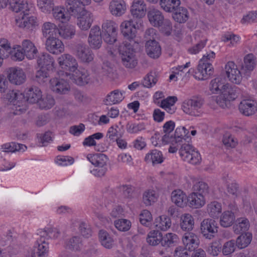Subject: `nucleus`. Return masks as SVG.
Wrapping results in <instances>:
<instances>
[{"label":"nucleus","mask_w":257,"mask_h":257,"mask_svg":"<svg viewBox=\"0 0 257 257\" xmlns=\"http://www.w3.org/2000/svg\"><path fill=\"white\" fill-rule=\"evenodd\" d=\"M179 240V237L176 233L168 232L162 235L161 245L164 247H170L175 245Z\"/></svg>","instance_id":"nucleus-47"},{"label":"nucleus","mask_w":257,"mask_h":257,"mask_svg":"<svg viewBox=\"0 0 257 257\" xmlns=\"http://www.w3.org/2000/svg\"><path fill=\"white\" fill-rule=\"evenodd\" d=\"M87 6V5H82L81 10L75 16H77V26L82 31L88 30L93 22L92 14L85 9V7Z\"/></svg>","instance_id":"nucleus-9"},{"label":"nucleus","mask_w":257,"mask_h":257,"mask_svg":"<svg viewBox=\"0 0 257 257\" xmlns=\"http://www.w3.org/2000/svg\"><path fill=\"white\" fill-rule=\"evenodd\" d=\"M200 230L204 237L209 239H212L218 231L217 223L212 219H204L201 222Z\"/></svg>","instance_id":"nucleus-13"},{"label":"nucleus","mask_w":257,"mask_h":257,"mask_svg":"<svg viewBox=\"0 0 257 257\" xmlns=\"http://www.w3.org/2000/svg\"><path fill=\"white\" fill-rule=\"evenodd\" d=\"M235 216L234 213L231 211H225L220 217L219 223L221 226L228 227L231 226L234 222Z\"/></svg>","instance_id":"nucleus-48"},{"label":"nucleus","mask_w":257,"mask_h":257,"mask_svg":"<svg viewBox=\"0 0 257 257\" xmlns=\"http://www.w3.org/2000/svg\"><path fill=\"white\" fill-rule=\"evenodd\" d=\"M124 129L123 125L121 122H119L118 124H115L110 127L107 132L106 137L110 141L114 142L115 140L121 138L123 135Z\"/></svg>","instance_id":"nucleus-33"},{"label":"nucleus","mask_w":257,"mask_h":257,"mask_svg":"<svg viewBox=\"0 0 257 257\" xmlns=\"http://www.w3.org/2000/svg\"><path fill=\"white\" fill-rule=\"evenodd\" d=\"M82 245L81 239L79 236H73L65 242V247L73 251L80 249Z\"/></svg>","instance_id":"nucleus-56"},{"label":"nucleus","mask_w":257,"mask_h":257,"mask_svg":"<svg viewBox=\"0 0 257 257\" xmlns=\"http://www.w3.org/2000/svg\"><path fill=\"white\" fill-rule=\"evenodd\" d=\"M222 179L227 184V191L228 193L234 197H237L239 194L238 184L232 181L228 175L226 177H223Z\"/></svg>","instance_id":"nucleus-60"},{"label":"nucleus","mask_w":257,"mask_h":257,"mask_svg":"<svg viewBox=\"0 0 257 257\" xmlns=\"http://www.w3.org/2000/svg\"><path fill=\"white\" fill-rule=\"evenodd\" d=\"M180 225L182 230L190 232L194 226L193 217L189 213L182 214L180 217Z\"/></svg>","instance_id":"nucleus-38"},{"label":"nucleus","mask_w":257,"mask_h":257,"mask_svg":"<svg viewBox=\"0 0 257 257\" xmlns=\"http://www.w3.org/2000/svg\"><path fill=\"white\" fill-rule=\"evenodd\" d=\"M59 67L62 70L61 75H65V73H71L78 67L76 58L68 53L61 55L57 59Z\"/></svg>","instance_id":"nucleus-7"},{"label":"nucleus","mask_w":257,"mask_h":257,"mask_svg":"<svg viewBox=\"0 0 257 257\" xmlns=\"http://www.w3.org/2000/svg\"><path fill=\"white\" fill-rule=\"evenodd\" d=\"M80 10L81 8L79 7L69 6L65 4V6L62 5L55 6L51 13L53 19L56 21L65 24L71 20L72 16H75Z\"/></svg>","instance_id":"nucleus-1"},{"label":"nucleus","mask_w":257,"mask_h":257,"mask_svg":"<svg viewBox=\"0 0 257 257\" xmlns=\"http://www.w3.org/2000/svg\"><path fill=\"white\" fill-rule=\"evenodd\" d=\"M73 82L78 85L83 86L88 84L91 80L89 72L85 69L79 67L71 73H65Z\"/></svg>","instance_id":"nucleus-11"},{"label":"nucleus","mask_w":257,"mask_h":257,"mask_svg":"<svg viewBox=\"0 0 257 257\" xmlns=\"http://www.w3.org/2000/svg\"><path fill=\"white\" fill-rule=\"evenodd\" d=\"M213 72V67L212 65L199 62L194 77L196 79L206 80L209 78Z\"/></svg>","instance_id":"nucleus-22"},{"label":"nucleus","mask_w":257,"mask_h":257,"mask_svg":"<svg viewBox=\"0 0 257 257\" xmlns=\"http://www.w3.org/2000/svg\"><path fill=\"white\" fill-rule=\"evenodd\" d=\"M161 8L167 13L176 11L181 4L180 0H160Z\"/></svg>","instance_id":"nucleus-41"},{"label":"nucleus","mask_w":257,"mask_h":257,"mask_svg":"<svg viewBox=\"0 0 257 257\" xmlns=\"http://www.w3.org/2000/svg\"><path fill=\"white\" fill-rule=\"evenodd\" d=\"M177 100L176 96H169L161 101L160 106L170 114L173 113L175 109L174 104Z\"/></svg>","instance_id":"nucleus-54"},{"label":"nucleus","mask_w":257,"mask_h":257,"mask_svg":"<svg viewBox=\"0 0 257 257\" xmlns=\"http://www.w3.org/2000/svg\"><path fill=\"white\" fill-rule=\"evenodd\" d=\"M172 202L180 208H184L187 205V196L181 189L173 190L171 194Z\"/></svg>","instance_id":"nucleus-27"},{"label":"nucleus","mask_w":257,"mask_h":257,"mask_svg":"<svg viewBox=\"0 0 257 257\" xmlns=\"http://www.w3.org/2000/svg\"><path fill=\"white\" fill-rule=\"evenodd\" d=\"M102 34L104 41L109 44L116 42L117 35V25L112 20H106L103 22Z\"/></svg>","instance_id":"nucleus-5"},{"label":"nucleus","mask_w":257,"mask_h":257,"mask_svg":"<svg viewBox=\"0 0 257 257\" xmlns=\"http://www.w3.org/2000/svg\"><path fill=\"white\" fill-rule=\"evenodd\" d=\"M182 240L184 248L190 251L194 250L200 243L198 235L192 232L185 233L182 236Z\"/></svg>","instance_id":"nucleus-21"},{"label":"nucleus","mask_w":257,"mask_h":257,"mask_svg":"<svg viewBox=\"0 0 257 257\" xmlns=\"http://www.w3.org/2000/svg\"><path fill=\"white\" fill-rule=\"evenodd\" d=\"M249 221L246 218L240 217L236 219L233 226V230L235 234L246 232L249 228Z\"/></svg>","instance_id":"nucleus-42"},{"label":"nucleus","mask_w":257,"mask_h":257,"mask_svg":"<svg viewBox=\"0 0 257 257\" xmlns=\"http://www.w3.org/2000/svg\"><path fill=\"white\" fill-rule=\"evenodd\" d=\"M48 243L40 237L34 247L31 257H45L48 252Z\"/></svg>","instance_id":"nucleus-26"},{"label":"nucleus","mask_w":257,"mask_h":257,"mask_svg":"<svg viewBox=\"0 0 257 257\" xmlns=\"http://www.w3.org/2000/svg\"><path fill=\"white\" fill-rule=\"evenodd\" d=\"M204 101L201 98L194 97L184 101L182 104L183 111L192 116H199L203 112Z\"/></svg>","instance_id":"nucleus-6"},{"label":"nucleus","mask_w":257,"mask_h":257,"mask_svg":"<svg viewBox=\"0 0 257 257\" xmlns=\"http://www.w3.org/2000/svg\"><path fill=\"white\" fill-rule=\"evenodd\" d=\"M37 6L45 14H50L55 6L54 0H37Z\"/></svg>","instance_id":"nucleus-55"},{"label":"nucleus","mask_w":257,"mask_h":257,"mask_svg":"<svg viewBox=\"0 0 257 257\" xmlns=\"http://www.w3.org/2000/svg\"><path fill=\"white\" fill-rule=\"evenodd\" d=\"M147 5L144 0H134L131 6L130 13L135 19L141 20L146 15Z\"/></svg>","instance_id":"nucleus-19"},{"label":"nucleus","mask_w":257,"mask_h":257,"mask_svg":"<svg viewBox=\"0 0 257 257\" xmlns=\"http://www.w3.org/2000/svg\"><path fill=\"white\" fill-rule=\"evenodd\" d=\"M60 231L56 228L47 227L38 230V235L43 239H55L60 236Z\"/></svg>","instance_id":"nucleus-34"},{"label":"nucleus","mask_w":257,"mask_h":257,"mask_svg":"<svg viewBox=\"0 0 257 257\" xmlns=\"http://www.w3.org/2000/svg\"><path fill=\"white\" fill-rule=\"evenodd\" d=\"M181 159L185 162L193 165H196L201 162V158L199 153L192 146L184 144L181 147L180 151Z\"/></svg>","instance_id":"nucleus-8"},{"label":"nucleus","mask_w":257,"mask_h":257,"mask_svg":"<svg viewBox=\"0 0 257 257\" xmlns=\"http://www.w3.org/2000/svg\"><path fill=\"white\" fill-rule=\"evenodd\" d=\"M175 126V122L172 120H169L165 123L163 125V132L166 134L163 138L162 141L165 144H167L170 142V138L167 135L168 134L171 133L174 129Z\"/></svg>","instance_id":"nucleus-64"},{"label":"nucleus","mask_w":257,"mask_h":257,"mask_svg":"<svg viewBox=\"0 0 257 257\" xmlns=\"http://www.w3.org/2000/svg\"><path fill=\"white\" fill-rule=\"evenodd\" d=\"M27 147L23 144L11 142L3 144L1 146V150L4 152L14 153L16 152H24Z\"/></svg>","instance_id":"nucleus-46"},{"label":"nucleus","mask_w":257,"mask_h":257,"mask_svg":"<svg viewBox=\"0 0 257 257\" xmlns=\"http://www.w3.org/2000/svg\"><path fill=\"white\" fill-rule=\"evenodd\" d=\"M206 203V200L203 194L196 192L190 193L187 196V204L192 208H200Z\"/></svg>","instance_id":"nucleus-24"},{"label":"nucleus","mask_w":257,"mask_h":257,"mask_svg":"<svg viewBox=\"0 0 257 257\" xmlns=\"http://www.w3.org/2000/svg\"><path fill=\"white\" fill-rule=\"evenodd\" d=\"M237 247L235 241L231 239L225 242L222 248V252L224 255H229L233 253Z\"/></svg>","instance_id":"nucleus-63"},{"label":"nucleus","mask_w":257,"mask_h":257,"mask_svg":"<svg viewBox=\"0 0 257 257\" xmlns=\"http://www.w3.org/2000/svg\"><path fill=\"white\" fill-rule=\"evenodd\" d=\"M12 51L10 42L6 39H0V57H8Z\"/></svg>","instance_id":"nucleus-62"},{"label":"nucleus","mask_w":257,"mask_h":257,"mask_svg":"<svg viewBox=\"0 0 257 257\" xmlns=\"http://www.w3.org/2000/svg\"><path fill=\"white\" fill-rule=\"evenodd\" d=\"M145 160L147 163H152L155 165L162 163L164 161V158L161 151L153 150L146 154Z\"/></svg>","instance_id":"nucleus-40"},{"label":"nucleus","mask_w":257,"mask_h":257,"mask_svg":"<svg viewBox=\"0 0 257 257\" xmlns=\"http://www.w3.org/2000/svg\"><path fill=\"white\" fill-rule=\"evenodd\" d=\"M7 77L11 83L20 85L25 82L27 76L24 70L18 67L9 68L8 70Z\"/></svg>","instance_id":"nucleus-14"},{"label":"nucleus","mask_w":257,"mask_h":257,"mask_svg":"<svg viewBox=\"0 0 257 257\" xmlns=\"http://www.w3.org/2000/svg\"><path fill=\"white\" fill-rule=\"evenodd\" d=\"M126 132L130 134H136L146 128L145 124L143 122L134 123L128 122L125 127Z\"/></svg>","instance_id":"nucleus-61"},{"label":"nucleus","mask_w":257,"mask_h":257,"mask_svg":"<svg viewBox=\"0 0 257 257\" xmlns=\"http://www.w3.org/2000/svg\"><path fill=\"white\" fill-rule=\"evenodd\" d=\"M227 83L224 78L221 77H216L210 81L209 89L212 93H220Z\"/></svg>","instance_id":"nucleus-44"},{"label":"nucleus","mask_w":257,"mask_h":257,"mask_svg":"<svg viewBox=\"0 0 257 257\" xmlns=\"http://www.w3.org/2000/svg\"><path fill=\"white\" fill-rule=\"evenodd\" d=\"M99 239L101 245L106 248H111L114 245L113 239L108 232L104 230L99 231Z\"/></svg>","instance_id":"nucleus-51"},{"label":"nucleus","mask_w":257,"mask_h":257,"mask_svg":"<svg viewBox=\"0 0 257 257\" xmlns=\"http://www.w3.org/2000/svg\"><path fill=\"white\" fill-rule=\"evenodd\" d=\"M9 9L16 13H25L33 12L34 5L25 0H10Z\"/></svg>","instance_id":"nucleus-18"},{"label":"nucleus","mask_w":257,"mask_h":257,"mask_svg":"<svg viewBox=\"0 0 257 257\" xmlns=\"http://www.w3.org/2000/svg\"><path fill=\"white\" fill-rule=\"evenodd\" d=\"M226 74L229 80L239 84L242 80V75L237 65L233 61H229L225 66Z\"/></svg>","instance_id":"nucleus-17"},{"label":"nucleus","mask_w":257,"mask_h":257,"mask_svg":"<svg viewBox=\"0 0 257 257\" xmlns=\"http://www.w3.org/2000/svg\"><path fill=\"white\" fill-rule=\"evenodd\" d=\"M26 102L28 101L30 103H37L42 96V92L37 87H32L25 90V94Z\"/></svg>","instance_id":"nucleus-28"},{"label":"nucleus","mask_w":257,"mask_h":257,"mask_svg":"<svg viewBox=\"0 0 257 257\" xmlns=\"http://www.w3.org/2000/svg\"><path fill=\"white\" fill-rule=\"evenodd\" d=\"M41 30L43 36L46 38H49L56 35L58 33V27L53 22H45L42 24Z\"/></svg>","instance_id":"nucleus-35"},{"label":"nucleus","mask_w":257,"mask_h":257,"mask_svg":"<svg viewBox=\"0 0 257 257\" xmlns=\"http://www.w3.org/2000/svg\"><path fill=\"white\" fill-rule=\"evenodd\" d=\"M37 63L40 68H45L47 70H51L54 68V60L50 55L45 53L39 57Z\"/></svg>","instance_id":"nucleus-36"},{"label":"nucleus","mask_w":257,"mask_h":257,"mask_svg":"<svg viewBox=\"0 0 257 257\" xmlns=\"http://www.w3.org/2000/svg\"><path fill=\"white\" fill-rule=\"evenodd\" d=\"M148 55L152 58H157L161 54V47L155 40H147L145 45Z\"/></svg>","instance_id":"nucleus-31"},{"label":"nucleus","mask_w":257,"mask_h":257,"mask_svg":"<svg viewBox=\"0 0 257 257\" xmlns=\"http://www.w3.org/2000/svg\"><path fill=\"white\" fill-rule=\"evenodd\" d=\"M172 224L171 219L166 215H163L156 217L154 225L157 229L165 231L168 230Z\"/></svg>","instance_id":"nucleus-39"},{"label":"nucleus","mask_w":257,"mask_h":257,"mask_svg":"<svg viewBox=\"0 0 257 257\" xmlns=\"http://www.w3.org/2000/svg\"><path fill=\"white\" fill-rule=\"evenodd\" d=\"M87 160L93 165L97 167H105L107 158L103 154H89L86 156Z\"/></svg>","instance_id":"nucleus-32"},{"label":"nucleus","mask_w":257,"mask_h":257,"mask_svg":"<svg viewBox=\"0 0 257 257\" xmlns=\"http://www.w3.org/2000/svg\"><path fill=\"white\" fill-rule=\"evenodd\" d=\"M222 210L221 204L216 201L210 202L206 206V212L213 218H217L221 213Z\"/></svg>","instance_id":"nucleus-43"},{"label":"nucleus","mask_w":257,"mask_h":257,"mask_svg":"<svg viewBox=\"0 0 257 257\" xmlns=\"http://www.w3.org/2000/svg\"><path fill=\"white\" fill-rule=\"evenodd\" d=\"M158 197V194L154 189H148L143 195V201L146 206H150L155 202Z\"/></svg>","instance_id":"nucleus-53"},{"label":"nucleus","mask_w":257,"mask_h":257,"mask_svg":"<svg viewBox=\"0 0 257 257\" xmlns=\"http://www.w3.org/2000/svg\"><path fill=\"white\" fill-rule=\"evenodd\" d=\"M142 21L138 20L134 22L133 19L123 21L120 25V30L123 37L128 40L131 44H137L135 38L137 36V29L141 25Z\"/></svg>","instance_id":"nucleus-4"},{"label":"nucleus","mask_w":257,"mask_h":257,"mask_svg":"<svg viewBox=\"0 0 257 257\" xmlns=\"http://www.w3.org/2000/svg\"><path fill=\"white\" fill-rule=\"evenodd\" d=\"M58 74L61 75L59 72ZM49 87L53 92L59 94H67L70 90L68 82L60 76H55L50 80Z\"/></svg>","instance_id":"nucleus-12"},{"label":"nucleus","mask_w":257,"mask_h":257,"mask_svg":"<svg viewBox=\"0 0 257 257\" xmlns=\"http://www.w3.org/2000/svg\"><path fill=\"white\" fill-rule=\"evenodd\" d=\"M6 98L18 106H23L26 103L24 94L17 90H9L6 94Z\"/></svg>","instance_id":"nucleus-25"},{"label":"nucleus","mask_w":257,"mask_h":257,"mask_svg":"<svg viewBox=\"0 0 257 257\" xmlns=\"http://www.w3.org/2000/svg\"><path fill=\"white\" fill-rule=\"evenodd\" d=\"M252 239V235L250 232L242 233L236 239V246L239 249L245 248L250 244Z\"/></svg>","instance_id":"nucleus-45"},{"label":"nucleus","mask_w":257,"mask_h":257,"mask_svg":"<svg viewBox=\"0 0 257 257\" xmlns=\"http://www.w3.org/2000/svg\"><path fill=\"white\" fill-rule=\"evenodd\" d=\"M55 103L54 97L50 94H47L42 96L37 104L41 109H49L54 105Z\"/></svg>","instance_id":"nucleus-58"},{"label":"nucleus","mask_w":257,"mask_h":257,"mask_svg":"<svg viewBox=\"0 0 257 257\" xmlns=\"http://www.w3.org/2000/svg\"><path fill=\"white\" fill-rule=\"evenodd\" d=\"M75 55L80 61L84 63H89L94 59L92 51L85 44H78L74 49Z\"/></svg>","instance_id":"nucleus-15"},{"label":"nucleus","mask_w":257,"mask_h":257,"mask_svg":"<svg viewBox=\"0 0 257 257\" xmlns=\"http://www.w3.org/2000/svg\"><path fill=\"white\" fill-rule=\"evenodd\" d=\"M162 233L159 230H151L147 234V242L150 245L156 246L162 244Z\"/></svg>","instance_id":"nucleus-50"},{"label":"nucleus","mask_w":257,"mask_h":257,"mask_svg":"<svg viewBox=\"0 0 257 257\" xmlns=\"http://www.w3.org/2000/svg\"><path fill=\"white\" fill-rule=\"evenodd\" d=\"M255 60L254 56L252 54H249L246 55L243 60V63L241 66L242 73L248 76L255 66Z\"/></svg>","instance_id":"nucleus-37"},{"label":"nucleus","mask_w":257,"mask_h":257,"mask_svg":"<svg viewBox=\"0 0 257 257\" xmlns=\"http://www.w3.org/2000/svg\"><path fill=\"white\" fill-rule=\"evenodd\" d=\"M32 12H26L25 13H20L15 19L17 26L21 28L32 30L39 25L37 18L35 16L31 15Z\"/></svg>","instance_id":"nucleus-10"},{"label":"nucleus","mask_w":257,"mask_h":257,"mask_svg":"<svg viewBox=\"0 0 257 257\" xmlns=\"http://www.w3.org/2000/svg\"><path fill=\"white\" fill-rule=\"evenodd\" d=\"M175 12L173 15V18L176 22L183 23L188 19L189 13L186 9L179 7L178 9Z\"/></svg>","instance_id":"nucleus-59"},{"label":"nucleus","mask_w":257,"mask_h":257,"mask_svg":"<svg viewBox=\"0 0 257 257\" xmlns=\"http://www.w3.org/2000/svg\"><path fill=\"white\" fill-rule=\"evenodd\" d=\"M134 45L126 42H123L119 47V52L123 65L128 68H134L138 64L135 55Z\"/></svg>","instance_id":"nucleus-3"},{"label":"nucleus","mask_w":257,"mask_h":257,"mask_svg":"<svg viewBox=\"0 0 257 257\" xmlns=\"http://www.w3.org/2000/svg\"><path fill=\"white\" fill-rule=\"evenodd\" d=\"M147 17L150 24L154 27H159L164 20L162 12L153 7L149 9Z\"/></svg>","instance_id":"nucleus-29"},{"label":"nucleus","mask_w":257,"mask_h":257,"mask_svg":"<svg viewBox=\"0 0 257 257\" xmlns=\"http://www.w3.org/2000/svg\"><path fill=\"white\" fill-rule=\"evenodd\" d=\"M22 50L27 58L29 60L35 59L38 54V50L35 44L29 40H24L22 43Z\"/></svg>","instance_id":"nucleus-30"},{"label":"nucleus","mask_w":257,"mask_h":257,"mask_svg":"<svg viewBox=\"0 0 257 257\" xmlns=\"http://www.w3.org/2000/svg\"><path fill=\"white\" fill-rule=\"evenodd\" d=\"M46 50L50 53L58 55L63 53L65 46L61 40L56 37L47 38L45 42Z\"/></svg>","instance_id":"nucleus-16"},{"label":"nucleus","mask_w":257,"mask_h":257,"mask_svg":"<svg viewBox=\"0 0 257 257\" xmlns=\"http://www.w3.org/2000/svg\"><path fill=\"white\" fill-rule=\"evenodd\" d=\"M239 110L245 116L253 115L257 111V103L252 99H243L239 104Z\"/></svg>","instance_id":"nucleus-23"},{"label":"nucleus","mask_w":257,"mask_h":257,"mask_svg":"<svg viewBox=\"0 0 257 257\" xmlns=\"http://www.w3.org/2000/svg\"><path fill=\"white\" fill-rule=\"evenodd\" d=\"M108 11L115 17H121L126 12V3L124 0H111L108 4Z\"/></svg>","instance_id":"nucleus-20"},{"label":"nucleus","mask_w":257,"mask_h":257,"mask_svg":"<svg viewBox=\"0 0 257 257\" xmlns=\"http://www.w3.org/2000/svg\"><path fill=\"white\" fill-rule=\"evenodd\" d=\"M239 92V89L235 86H233L227 83L219 93L220 95L215 96L216 103L221 107H227L231 101L235 100Z\"/></svg>","instance_id":"nucleus-2"},{"label":"nucleus","mask_w":257,"mask_h":257,"mask_svg":"<svg viewBox=\"0 0 257 257\" xmlns=\"http://www.w3.org/2000/svg\"><path fill=\"white\" fill-rule=\"evenodd\" d=\"M123 93L118 90H115L106 96L107 104H115L120 102L123 99Z\"/></svg>","instance_id":"nucleus-57"},{"label":"nucleus","mask_w":257,"mask_h":257,"mask_svg":"<svg viewBox=\"0 0 257 257\" xmlns=\"http://www.w3.org/2000/svg\"><path fill=\"white\" fill-rule=\"evenodd\" d=\"M58 33L64 39H71L75 35V27L71 25H66L58 28Z\"/></svg>","instance_id":"nucleus-49"},{"label":"nucleus","mask_w":257,"mask_h":257,"mask_svg":"<svg viewBox=\"0 0 257 257\" xmlns=\"http://www.w3.org/2000/svg\"><path fill=\"white\" fill-rule=\"evenodd\" d=\"M190 66V63L187 62L184 65H179L172 69V74L170 75V81H176L179 77H181L185 73V70Z\"/></svg>","instance_id":"nucleus-52"}]
</instances>
